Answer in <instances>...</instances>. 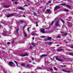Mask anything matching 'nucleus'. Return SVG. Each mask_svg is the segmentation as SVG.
I'll list each match as a JSON object with an SVG mask.
<instances>
[{
  "instance_id": "nucleus-1",
  "label": "nucleus",
  "mask_w": 73,
  "mask_h": 73,
  "mask_svg": "<svg viewBox=\"0 0 73 73\" xmlns=\"http://www.w3.org/2000/svg\"><path fill=\"white\" fill-rule=\"evenodd\" d=\"M3 35L4 36H7L9 35V33L5 29H3V32L2 33Z\"/></svg>"
},
{
  "instance_id": "nucleus-2",
  "label": "nucleus",
  "mask_w": 73,
  "mask_h": 73,
  "mask_svg": "<svg viewBox=\"0 0 73 73\" xmlns=\"http://www.w3.org/2000/svg\"><path fill=\"white\" fill-rule=\"evenodd\" d=\"M39 31L42 33H46V32H45V30L43 29V28L40 29Z\"/></svg>"
},
{
  "instance_id": "nucleus-3",
  "label": "nucleus",
  "mask_w": 73,
  "mask_h": 73,
  "mask_svg": "<svg viewBox=\"0 0 73 73\" xmlns=\"http://www.w3.org/2000/svg\"><path fill=\"white\" fill-rule=\"evenodd\" d=\"M60 7L57 6H56V7H54V11H56L57 9H60Z\"/></svg>"
},
{
  "instance_id": "nucleus-4",
  "label": "nucleus",
  "mask_w": 73,
  "mask_h": 73,
  "mask_svg": "<svg viewBox=\"0 0 73 73\" xmlns=\"http://www.w3.org/2000/svg\"><path fill=\"white\" fill-rule=\"evenodd\" d=\"M59 23H60V21H56L55 23L56 26H58L59 27H60V24H59Z\"/></svg>"
},
{
  "instance_id": "nucleus-5",
  "label": "nucleus",
  "mask_w": 73,
  "mask_h": 73,
  "mask_svg": "<svg viewBox=\"0 0 73 73\" xmlns=\"http://www.w3.org/2000/svg\"><path fill=\"white\" fill-rule=\"evenodd\" d=\"M8 65L11 66H13V62H10L8 63Z\"/></svg>"
},
{
  "instance_id": "nucleus-6",
  "label": "nucleus",
  "mask_w": 73,
  "mask_h": 73,
  "mask_svg": "<svg viewBox=\"0 0 73 73\" xmlns=\"http://www.w3.org/2000/svg\"><path fill=\"white\" fill-rule=\"evenodd\" d=\"M28 54L27 53H25L24 54H19V56H21V57L26 56H28Z\"/></svg>"
},
{
  "instance_id": "nucleus-7",
  "label": "nucleus",
  "mask_w": 73,
  "mask_h": 73,
  "mask_svg": "<svg viewBox=\"0 0 73 73\" xmlns=\"http://www.w3.org/2000/svg\"><path fill=\"white\" fill-rule=\"evenodd\" d=\"M56 59L57 60H58V61H60L61 62H62L63 61V60H61L60 59L58 58L57 57H56Z\"/></svg>"
},
{
  "instance_id": "nucleus-8",
  "label": "nucleus",
  "mask_w": 73,
  "mask_h": 73,
  "mask_svg": "<svg viewBox=\"0 0 73 73\" xmlns=\"http://www.w3.org/2000/svg\"><path fill=\"white\" fill-rule=\"evenodd\" d=\"M13 16V14H9L7 16V17H10L11 16Z\"/></svg>"
},
{
  "instance_id": "nucleus-9",
  "label": "nucleus",
  "mask_w": 73,
  "mask_h": 73,
  "mask_svg": "<svg viewBox=\"0 0 73 73\" xmlns=\"http://www.w3.org/2000/svg\"><path fill=\"white\" fill-rule=\"evenodd\" d=\"M46 11L49 14H50V13H51V11H50V9H47Z\"/></svg>"
},
{
  "instance_id": "nucleus-10",
  "label": "nucleus",
  "mask_w": 73,
  "mask_h": 73,
  "mask_svg": "<svg viewBox=\"0 0 73 73\" xmlns=\"http://www.w3.org/2000/svg\"><path fill=\"white\" fill-rule=\"evenodd\" d=\"M24 37H27V35L24 31Z\"/></svg>"
},
{
  "instance_id": "nucleus-11",
  "label": "nucleus",
  "mask_w": 73,
  "mask_h": 73,
  "mask_svg": "<svg viewBox=\"0 0 73 73\" xmlns=\"http://www.w3.org/2000/svg\"><path fill=\"white\" fill-rule=\"evenodd\" d=\"M26 66L27 67V68H32L31 66H29V65L28 64L26 65Z\"/></svg>"
},
{
  "instance_id": "nucleus-12",
  "label": "nucleus",
  "mask_w": 73,
  "mask_h": 73,
  "mask_svg": "<svg viewBox=\"0 0 73 73\" xmlns=\"http://www.w3.org/2000/svg\"><path fill=\"white\" fill-rule=\"evenodd\" d=\"M45 56H47V55L46 54H43L41 55L40 56V57H45Z\"/></svg>"
},
{
  "instance_id": "nucleus-13",
  "label": "nucleus",
  "mask_w": 73,
  "mask_h": 73,
  "mask_svg": "<svg viewBox=\"0 0 73 73\" xmlns=\"http://www.w3.org/2000/svg\"><path fill=\"white\" fill-rule=\"evenodd\" d=\"M18 8L19 9H21V10H24V8L21 7H19Z\"/></svg>"
},
{
  "instance_id": "nucleus-14",
  "label": "nucleus",
  "mask_w": 73,
  "mask_h": 73,
  "mask_svg": "<svg viewBox=\"0 0 73 73\" xmlns=\"http://www.w3.org/2000/svg\"><path fill=\"white\" fill-rule=\"evenodd\" d=\"M25 21L24 20H21L19 21V23H25Z\"/></svg>"
},
{
  "instance_id": "nucleus-15",
  "label": "nucleus",
  "mask_w": 73,
  "mask_h": 73,
  "mask_svg": "<svg viewBox=\"0 0 73 73\" xmlns=\"http://www.w3.org/2000/svg\"><path fill=\"white\" fill-rule=\"evenodd\" d=\"M31 35H32V36H37V34L36 33H32L31 34Z\"/></svg>"
},
{
  "instance_id": "nucleus-16",
  "label": "nucleus",
  "mask_w": 73,
  "mask_h": 73,
  "mask_svg": "<svg viewBox=\"0 0 73 73\" xmlns=\"http://www.w3.org/2000/svg\"><path fill=\"white\" fill-rule=\"evenodd\" d=\"M19 31V28H17L16 29V32L17 33H18Z\"/></svg>"
},
{
  "instance_id": "nucleus-17",
  "label": "nucleus",
  "mask_w": 73,
  "mask_h": 73,
  "mask_svg": "<svg viewBox=\"0 0 73 73\" xmlns=\"http://www.w3.org/2000/svg\"><path fill=\"white\" fill-rule=\"evenodd\" d=\"M68 35V33H65L64 34V35L63 36H66Z\"/></svg>"
},
{
  "instance_id": "nucleus-18",
  "label": "nucleus",
  "mask_w": 73,
  "mask_h": 73,
  "mask_svg": "<svg viewBox=\"0 0 73 73\" xmlns=\"http://www.w3.org/2000/svg\"><path fill=\"white\" fill-rule=\"evenodd\" d=\"M68 54H69V55H71V56H73V52L69 53Z\"/></svg>"
},
{
  "instance_id": "nucleus-19",
  "label": "nucleus",
  "mask_w": 73,
  "mask_h": 73,
  "mask_svg": "<svg viewBox=\"0 0 73 73\" xmlns=\"http://www.w3.org/2000/svg\"><path fill=\"white\" fill-rule=\"evenodd\" d=\"M60 21H62L63 24L65 23V21H64L62 19H60Z\"/></svg>"
},
{
  "instance_id": "nucleus-20",
  "label": "nucleus",
  "mask_w": 73,
  "mask_h": 73,
  "mask_svg": "<svg viewBox=\"0 0 73 73\" xmlns=\"http://www.w3.org/2000/svg\"><path fill=\"white\" fill-rule=\"evenodd\" d=\"M4 8H9V6L7 5H5L4 6Z\"/></svg>"
},
{
  "instance_id": "nucleus-21",
  "label": "nucleus",
  "mask_w": 73,
  "mask_h": 73,
  "mask_svg": "<svg viewBox=\"0 0 73 73\" xmlns=\"http://www.w3.org/2000/svg\"><path fill=\"white\" fill-rule=\"evenodd\" d=\"M61 5H62L63 6H64V5H66V4L65 3H62L60 4Z\"/></svg>"
},
{
  "instance_id": "nucleus-22",
  "label": "nucleus",
  "mask_w": 73,
  "mask_h": 73,
  "mask_svg": "<svg viewBox=\"0 0 73 73\" xmlns=\"http://www.w3.org/2000/svg\"><path fill=\"white\" fill-rule=\"evenodd\" d=\"M33 15H34V16H37V14L35 13H33Z\"/></svg>"
},
{
  "instance_id": "nucleus-23",
  "label": "nucleus",
  "mask_w": 73,
  "mask_h": 73,
  "mask_svg": "<svg viewBox=\"0 0 73 73\" xmlns=\"http://www.w3.org/2000/svg\"><path fill=\"white\" fill-rule=\"evenodd\" d=\"M0 68L1 69V70H3V66H0Z\"/></svg>"
},
{
  "instance_id": "nucleus-24",
  "label": "nucleus",
  "mask_w": 73,
  "mask_h": 73,
  "mask_svg": "<svg viewBox=\"0 0 73 73\" xmlns=\"http://www.w3.org/2000/svg\"><path fill=\"white\" fill-rule=\"evenodd\" d=\"M53 68L55 70H56L57 71V70H58V69H57V68H56V67H53Z\"/></svg>"
},
{
  "instance_id": "nucleus-25",
  "label": "nucleus",
  "mask_w": 73,
  "mask_h": 73,
  "mask_svg": "<svg viewBox=\"0 0 73 73\" xmlns=\"http://www.w3.org/2000/svg\"><path fill=\"white\" fill-rule=\"evenodd\" d=\"M21 65L22 66H25V63H22L21 64Z\"/></svg>"
},
{
  "instance_id": "nucleus-26",
  "label": "nucleus",
  "mask_w": 73,
  "mask_h": 73,
  "mask_svg": "<svg viewBox=\"0 0 73 73\" xmlns=\"http://www.w3.org/2000/svg\"><path fill=\"white\" fill-rule=\"evenodd\" d=\"M66 6H67L68 8H71V7L68 5H66Z\"/></svg>"
},
{
  "instance_id": "nucleus-27",
  "label": "nucleus",
  "mask_w": 73,
  "mask_h": 73,
  "mask_svg": "<svg viewBox=\"0 0 73 73\" xmlns=\"http://www.w3.org/2000/svg\"><path fill=\"white\" fill-rule=\"evenodd\" d=\"M52 39V38L50 37H49L48 38H47V40H50Z\"/></svg>"
},
{
  "instance_id": "nucleus-28",
  "label": "nucleus",
  "mask_w": 73,
  "mask_h": 73,
  "mask_svg": "<svg viewBox=\"0 0 73 73\" xmlns=\"http://www.w3.org/2000/svg\"><path fill=\"white\" fill-rule=\"evenodd\" d=\"M64 11H65V12H69V10L68 9H64Z\"/></svg>"
},
{
  "instance_id": "nucleus-29",
  "label": "nucleus",
  "mask_w": 73,
  "mask_h": 73,
  "mask_svg": "<svg viewBox=\"0 0 73 73\" xmlns=\"http://www.w3.org/2000/svg\"><path fill=\"white\" fill-rule=\"evenodd\" d=\"M57 37L58 38H60V37H61V36H60V35H58L57 36Z\"/></svg>"
},
{
  "instance_id": "nucleus-30",
  "label": "nucleus",
  "mask_w": 73,
  "mask_h": 73,
  "mask_svg": "<svg viewBox=\"0 0 73 73\" xmlns=\"http://www.w3.org/2000/svg\"><path fill=\"white\" fill-rule=\"evenodd\" d=\"M40 37H41V38H45V36H40Z\"/></svg>"
},
{
  "instance_id": "nucleus-31",
  "label": "nucleus",
  "mask_w": 73,
  "mask_h": 73,
  "mask_svg": "<svg viewBox=\"0 0 73 73\" xmlns=\"http://www.w3.org/2000/svg\"><path fill=\"white\" fill-rule=\"evenodd\" d=\"M62 49H60L58 50V51H62Z\"/></svg>"
},
{
  "instance_id": "nucleus-32",
  "label": "nucleus",
  "mask_w": 73,
  "mask_h": 73,
  "mask_svg": "<svg viewBox=\"0 0 73 73\" xmlns=\"http://www.w3.org/2000/svg\"><path fill=\"white\" fill-rule=\"evenodd\" d=\"M31 44L32 45H33L34 46H35V45L34 44V43H31Z\"/></svg>"
},
{
  "instance_id": "nucleus-33",
  "label": "nucleus",
  "mask_w": 73,
  "mask_h": 73,
  "mask_svg": "<svg viewBox=\"0 0 73 73\" xmlns=\"http://www.w3.org/2000/svg\"><path fill=\"white\" fill-rule=\"evenodd\" d=\"M30 49H33V46H30Z\"/></svg>"
},
{
  "instance_id": "nucleus-34",
  "label": "nucleus",
  "mask_w": 73,
  "mask_h": 73,
  "mask_svg": "<svg viewBox=\"0 0 73 73\" xmlns=\"http://www.w3.org/2000/svg\"><path fill=\"white\" fill-rule=\"evenodd\" d=\"M49 45H51V44H52V42H50L49 43Z\"/></svg>"
},
{
  "instance_id": "nucleus-35",
  "label": "nucleus",
  "mask_w": 73,
  "mask_h": 73,
  "mask_svg": "<svg viewBox=\"0 0 73 73\" xmlns=\"http://www.w3.org/2000/svg\"><path fill=\"white\" fill-rule=\"evenodd\" d=\"M50 70H51V71H53V69H52L51 68H49Z\"/></svg>"
},
{
  "instance_id": "nucleus-36",
  "label": "nucleus",
  "mask_w": 73,
  "mask_h": 73,
  "mask_svg": "<svg viewBox=\"0 0 73 73\" xmlns=\"http://www.w3.org/2000/svg\"><path fill=\"white\" fill-rule=\"evenodd\" d=\"M30 28V27H28L27 29V30L28 31V32H29V29Z\"/></svg>"
},
{
  "instance_id": "nucleus-37",
  "label": "nucleus",
  "mask_w": 73,
  "mask_h": 73,
  "mask_svg": "<svg viewBox=\"0 0 73 73\" xmlns=\"http://www.w3.org/2000/svg\"><path fill=\"white\" fill-rule=\"evenodd\" d=\"M8 23H9V22H7V23H6V24H5V23H4V24L5 25H7V24H8Z\"/></svg>"
},
{
  "instance_id": "nucleus-38",
  "label": "nucleus",
  "mask_w": 73,
  "mask_h": 73,
  "mask_svg": "<svg viewBox=\"0 0 73 73\" xmlns=\"http://www.w3.org/2000/svg\"><path fill=\"white\" fill-rule=\"evenodd\" d=\"M37 24H38V23H37V22H36V27H38V25Z\"/></svg>"
},
{
  "instance_id": "nucleus-39",
  "label": "nucleus",
  "mask_w": 73,
  "mask_h": 73,
  "mask_svg": "<svg viewBox=\"0 0 73 73\" xmlns=\"http://www.w3.org/2000/svg\"><path fill=\"white\" fill-rule=\"evenodd\" d=\"M54 23V22L52 21V22L51 23V24H50V25H52L53 24V23Z\"/></svg>"
},
{
  "instance_id": "nucleus-40",
  "label": "nucleus",
  "mask_w": 73,
  "mask_h": 73,
  "mask_svg": "<svg viewBox=\"0 0 73 73\" xmlns=\"http://www.w3.org/2000/svg\"><path fill=\"white\" fill-rule=\"evenodd\" d=\"M14 62H15V63L16 64H17V62L16 61H15Z\"/></svg>"
},
{
  "instance_id": "nucleus-41",
  "label": "nucleus",
  "mask_w": 73,
  "mask_h": 73,
  "mask_svg": "<svg viewBox=\"0 0 73 73\" xmlns=\"http://www.w3.org/2000/svg\"><path fill=\"white\" fill-rule=\"evenodd\" d=\"M66 73H70V72L69 71H66Z\"/></svg>"
},
{
  "instance_id": "nucleus-42",
  "label": "nucleus",
  "mask_w": 73,
  "mask_h": 73,
  "mask_svg": "<svg viewBox=\"0 0 73 73\" xmlns=\"http://www.w3.org/2000/svg\"><path fill=\"white\" fill-rule=\"evenodd\" d=\"M48 2V3L49 4V3H51V1H49Z\"/></svg>"
},
{
  "instance_id": "nucleus-43",
  "label": "nucleus",
  "mask_w": 73,
  "mask_h": 73,
  "mask_svg": "<svg viewBox=\"0 0 73 73\" xmlns=\"http://www.w3.org/2000/svg\"><path fill=\"white\" fill-rule=\"evenodd\" d=\"M62 70L64 72H66V70H64V69Z\"/></svg>"
},
{
  "instance_id": "nucleus-44",
  "label": "nucleus",
  "mask_w": 73,
  "mask_h": 73,
  "mask_svg": "<svg viewBox=\"0 0 73 73\" xmlns=\"http://www.w3.org/2000/svg\"><path fill=\"white\" fill-rule=\"evenodd\" d=\"M1 23H4V20H3L1 21Z\"/></svg>"
},
{
  "instance_id": "nucleus-45",
  "label": "nucleus",
  "mask_w": 73,
  "mask_h": 73,
  "mask_svg": "<svg viewBox=\"0 0 73 73\" xmlns=\"http://www.w3.org/2000/svg\"><path fill=\"white\" fill-rule=\"evenodd\" d=\"M22 17H26L25 16V15H22Z\"/></svg>"
},
{
  "instance_id": "nucleus-46",
  "label": "nucleus",
  "mask_w": 73,
  "mask_h": 73,
  "mask_svg": "<svg viewBox=\"0 0 73 73\" xmlns=\"http://www.w3.org/2000/svg\"><path fill=\"white\" fill-rule=\"evenodd\" d=\"M31 59L32 60H34V59L32 57H31Z\"/></svg>"
},
{
  "instance_id": "nucleus-47",
  "label": "nucleus",
  "mask_w": 73,
  "mask_h": 73,
  "mask_svg": "<svg viewBox=\"0 0 73 73\" xmlns=\"http://www.w3.org/2000/svg\"><path fill=\"white\" fill-rule=\"evenodd\" d=\"M7 44H11V43H10V42H8L7 43Z\"/></svg>"
},
{
  "instance_id": "nucleus-48",
  "label": "nucleus",
  "mask_w": 73,
  "mask_h": 73,
  "mask_svg": "<svg viewBox=\"0 0 73 73\" xmlns=\"http://www.w3.org/2000/svg\"><path fill=\"white\" fill-rule=\"evenodd\" d=\"M49 4V3L47 2L46 3V5H48V4Z\"/></svg>"
},
{
  "instance_id": "nucleus-49",
  "label": "nucleus",
  "mask_w": 73,
  "mask_h": 73,
  "mask_svg": "<svg viewBox=\"0 0 73 73\" xmlns=\"http://www.w3.org/2000/svg\"><path fill=\"white\" fill-rule=\"evenodd\" d=\"M17 1L15 2V4H17Z\"/></svg>"
},
{
  "instance_id": "nucleus-50",
  "label": "nucleus",
  "mask_w": 73,
  "mask_h": 73,
  "mask_svg": "<svg viewBox=\"0 0 73 73\" xmlns=\"http://www.w3.org/2000/svg\"><path fill=\"white\" fill-rule=\"evenodd\" d=\"M70 48H73V46H71Z\"/></svg>"
},
{
  "instance_id": "nucleus-51",
  "label": "nucleus",
  "mask_w": 73,
  "mask_h": 73,
  "mask_svg": "<svg viewBox=\"0 0 73 73\" xmlns=\"http://www.w3.org/2000/svg\"><path fill=\"white\" fill-rule=\"evenodd\" d=\"M32 39H33V40H34L35 38H34V37H33L32 38Z\"/></svg>"
},
{
  "instance_id": "nucleus-52",
  "label": "nucleus",
  "mask_w": 73,
  "mask_h": 73,
  "mask_svg": "<svg viewBox=\"0 0 73 73\" xmlns=\"http://www.w3.org/2000/svg\"><path fill=\"white\" fill-rule=\"evenodd\" d=\"M33 29H34V30H35L36 29H35V28H33Z\"/></svg>"
},
{
  "instance_id": "nucleus-53",
  "label": "nucleus",
  "mask_w": 73,
  "mask_h": 73,
  "mask_svg": "<svg viewBox=\"0 0 73 73\" xmlns=\"http://www.w3.org/2000/svg\"><path fill=\"white\" fill-rule=\"evenodd\" d=\"M27 6H28V5H25V6L27 7Z\"/></svg>"
},
{
  "instance_id": "nucleus-54",
  "label": "nucleus",
  "mask_w": 73,
  "mask_h": 73,
  "mask_svg": "<svg viewBox=\"0 0 73 73\" xmlns=\"http://www.w3.org/2000/svg\"><path fill=\"white\" fill-rule=\"evenodd\" d=\"M39 69H41V68L40 67H39Z\"/></svg>"
},
{
  "instance_id": "nucleus-55",
  "label": "nucleus",
  "mask_w": 73,
  "mask_h": 73,
  "mask_svg": "<svg viewBox=\"0 0 73 73\" xmlns=\"http://www.w3.org/2000/svg\"><path fill=\"white\" fill-rule=\"evenodd\" d=\"M12 43H14V40H13L12 41Z\"/></svg>"
},
{
  "instance_id": "nucleus-56",
  "label": "nucleus",
  "mask_w": 73,
  "mask_h": 73,
  "mask_svg": "<svg viewBox=\"0 0 73 73\" xmlns=\"http://www.w3.org/2000/svg\"><path fill=\"white\" fill-rule=\"evenodd\" d=\"M25 27V26L23 27V28H24V27Z\"/></svg>"
},
{
  "instance_id": "nucleus-57",
  "label": "nucleus",
  "mask_w": 73,
  "mask_h": 73,
  "mask_svg": "<svg viewBox=\"0 0 73 73\" xmlns=\"http://www.w3.org/2000/svg\"><path fill=\"white\" fill-rule=\"evenodd\" d=\"M66 20H67V21H69L70 20L69 19H66Z\"/></svg>"
},
{
  "instance_id": "nucleus-58",
  "label": "nucleus",
  "mask_w": 73,
  "mask_h": 73,
  "mask_svg": "<svg viewBox=\"0 0 73 73\" xmlns=\"http://www.w3.org/2000/svg\"><path fill=\"white\" fill-rule=\"evenodd\" d=\"M17 64V67H19V66L18 65V64Z\"/></svg>"
},
{
  "instance_id": "nucleus-59",
  "label": "nucleus",
  "mask_w": 73,
  "mask_h": 73,
  "mask_svg": "<svg viewBox=\"0 0 73 73\" xmlns=\"http://www.w3.org/2000/svg\"><path fill=\"white\" fill-rule=\"evenodd\" d=\"M33 64H35V63H34V62H33Z\"/></svg>"
},
{
  "instance_id": "nucleus-60",
  "label": "nucleus",
  "mask_w": 73,
  "mask_h": 73,
  "mask_svg": "<svg viewBox=\"0 0 73 73\" xmlns=\"http://www.w3.org/2000/svg\"><path fill=\"white\" fill-rule=\"evenodd\" d=\"M60 45H57V46H59Z\"/></svg>"
},
{
  "instance_id": "nucleus-61",
  "label": "nucleus",
  "mask_w": 73,
  "mask_h": 73,
  "mask_svg": "<svg viewBox=\"0 0 73 73\" xmlns=\"http://www.w3.org/2000/svg\"><path fill=\"white\" fill-rule=\"evenodd\" d=\"M15 0H12V1H15Z\"/></svg>"
},
{
  "instance_id": "nucleus-62",
  "label": "nucleus",
  "mask_w": 73,
  "mask_h": 73,
  "mask_svg": "<svg viewBox=\"0 0 73 73\" xmlns=\"http://www.w3.org/2000/svg\"><path fill=\"white\" fill-rule=\"evenodd\" d=\"M57 18H56V19H54V20H57Z\"/></svg>"
},
{
  "instance_id": "nucleus-63",
  "label": "nucleus",
  "mask_w": 73,
  "mask_h": 73,
  "mask_svg": "<svg viewBox=\"0 0 73 73\" xmlns=\"http://www.w3.org/2000/svg\"><path fill=\"white\" fill-rule=\"evenodd\" d=\"M60 33H63V32L61 31V32H60Z\"/></svg>"
},
{
  "instance_id": "nucleus-64",
  "label": "nucleus",
  "mask_w": 73,
  "mask_h": 73,
  "mask_svg": "<svg viewBox=\"0 0 73 73\" xmlns=\"http://www.w3.org/2000/svg\"><path fill=\"white\" fill-rule=\"evenodd\" d=\"M64 66V67H66V66Z\"/></svg>"
}]
</instances>
